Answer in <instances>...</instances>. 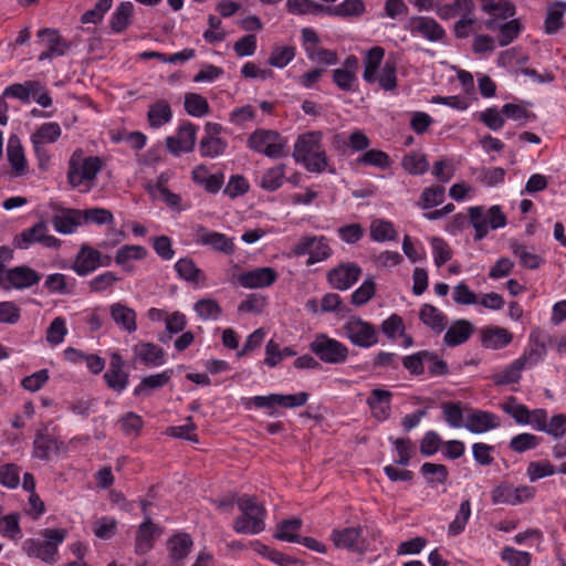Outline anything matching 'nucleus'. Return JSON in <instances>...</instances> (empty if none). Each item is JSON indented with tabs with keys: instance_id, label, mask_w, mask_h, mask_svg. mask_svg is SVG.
<instances>
[{
	"instance_id": "nucleus-20",
	"label": "nucleus",
	"mask_w": 566,
	"mask_h": 566,
	"mask_svg": "<svg viewBox=\"0 0 566 566\" xmlns=\"http://www.w3.org/2000/svg\"><path fill=\"white\" fill-rule=\"evenodd\" d=\"M277 272L273 268L264 266L247 271L239 275V283L247 289H264L277 280Z\"/></svg>"
},
{
	"instance_id": "nucleus-62",
	"label": "nucleus",
	"mask_w": 566,
	"mask_h": 566,
	"mask_svg": "<svg viewBox=\"0 0 566 566\" xmlns=\"http://www.w3.org/2000/svg\"><path fill=\"white\" fill-rule=\"evenodd\" d=\"M295 56V49L291 45L275 46L269 57V64L279 69L286 66Z\"/></svg>"
},
{
	"instance_id": "nucleus-38",
	"label": "nucleus",
	"mask_w": 566,
	"mask_h": 566,
	"mask_svg": "<svg viewBox=\"0 0 566 566\" xmlns=\"http://www.w3.org/2000/svg\"><path fill=\"white\" fill-rule=\"evenodd\" d=\"M172 376V369H166L163 373L144 377L140 384L135 388V396L148 395L149 390L158 389L169 382Z\"/></svg>"
},
{
	"instance_id": "nucleus-51",
	"label": "nucleus",
	"mask_w": 566,
	"mask_h": 566,
	"mask_svg": "<svg viewBox=\"0 0 566 566\" xmlns=\"http://www.w3.org/2000/svg\"><path fill=\"white\" fill-rule=\"evenodd\" d=\"M502 410L510 415L518 424H527L530 422V410L526 406L518 403L513 396L506 398L502 403Z\"/></svg>"
},
{
	"instance_id": "nucleus-45",
	"label": "nucleus",
	"mask_w": 566,
	"mask_h": 566,
	"mask_svg": "<svg viewBox=\"0 0 566 566\" xmlns=\"http://www.w3.org/2000/svg\"><path fill=\"white\" fill-rule=\"evenodd\" d=\"M473 9L472 0H455L453 3L438 7L437 14L442 20H449L459 13L471 14Z\"/></svg>"
},
{
	"instance_id": "nucleus-27",
	"label": "nucleus",
	"mask_w": 566,
	"mask_h": 566,
	"mask_svg": "<svg viewBox=\"0 0 566 566\" xmlns=\"http://www.w3.org/2000/svg\"><path fill=\"white\" fill-rule=\"evenodd\" d=\"M482 9L492 15L491 19L485 21V27L492 31L497 30V23L515 14V7L510 1L493 2L486 0Z\"/></svg>"
},
{
	"instance_id": "nucleus-36",
	"label": "nucleus",
	"mask_w": 566,
	"mask_h": 566,
	"mask_svg": "<svg viewBox=\"0 0 566 566\" xmlns=\"http://www.w3.org/2000/svg\"><path fill=\"white\" fill-rule=\"evenodd\" d=\"M385 50L381 46H374L369 49L364 56V73L363 78L373 84L376 82L377 71L384 60Z\"/></svg>"
},
{
	"instance_id": "nucleus-29",
	"label": "nucleus",
	"mask_w": 566,
	"mask_h": 566,
	"mask_svg": "<svg viewBox=\"0 0 566 566\" xmlns=\"http://www.w3.org/2000/svg\"><path fill=\"white\" fill-rule=\"evenodd\" d=\"M124 360L117 353L112 355L109 369L105 373L104 379L107 385L114 389L122 391L128 384V375L123 370Z\"/></svg>"
},
{
	"instance_id": "nucleus-17",
	"label": "nucleus",
	"mask_w": 566,
	"mask_h": 566,
	"mask_svg": "<svg viewBox=\"0 0 566 566\" xmlns=\"http://www.w3.org/2000/svg\"><path fill=\"white\" fill-rule=\"evenodd\" d=\"M195 241L201 245H209L214 251L232 254L235 250V244L232 238L217 231H210L205 227H198L195 233Z\"/></svg>"
},
{
	"instance_id": "nucleus-57",
	"label": "nucleus",
	"mask_w": 566,
	"mask_h": 566,
	"mask_svg": "<svg viewBox=\"0 0 566 566\" xmlns=\"http://www.w3.org/2000/svg\"><path fill=\"white\" fill-rule=\"evenodd\" d=\"M431 358V352L420 350L402 359L403 367L413 376H420L424 373V363Z\"/></svg>"
},
{
	"instance_id": "nucleus-31",
	"label": "nucleus",
	"mask_w": 566,
	"mask_h": 566,
	"mask_svg": "<svg viewBox=\"0 0 566 566\" xmlns=\"http://www.w3.org/2000/svg\"><path fill=\"white\" fill-rule=\"evenodd\" d=\"M473 333V325L465 319H458L446 332L443 342L449 347L465 343Z\"/></svg>"
},
{
	"instance_id": "nucleus-63",
	"label": "nucleus",
	"mask_w": 566,
	"mask_h": 566,
	"mask_svg": "<svg viewBox=\"0 0 566 566\" xmlns=\"http://www.w3.org/2000/svg\"><path fill=\"white\" fill-rule=\"evenodd\" d=\"M515 488L510 483H502L494 488L491 492L493 504L516 505Z\"/></svg>"
},
{
	"instance_id": "nucleus-21",
	"label": "nucleus",
	"mask_w": 566,
	"mask_h": 566,
	"mask_svg": "<svg viewBox=\"0 0 566 566\" xmlns=\"http://www.w3.org/2000/svg\"><path fill=\"white\" fill-rule=\"evenodd\" d=\"M392 394L389 390L376 388L370 391L366 403L371 417L378 421H385L390 417Z\"/></svg>"
},
{
	"instance_id": "nucleus-18",
	"label": "nucleus",
	"mask_w": 566,
	"mask_h": 566,
	"mask_svg": "<svg viewBox=\"0 0 566 566\" xmlns=\"http://www.w3.org/2000/svg\"><path fill=\"white\" fill-rule=\"evenodd\" d=\"M111 264V258H107V262L102 261V253L88 245H83L77 253L72 269L80 276H85L95 271L99 265L108 266Z\"/></svg>"
},
{
	"instance_id": "nucleus-15",
	"label": "nucleus",
	"mask_w": 566,
	"mask_h": 566,
	"mask_svg": "<svg viewBox=\"0 0 566 566\" xmlns=\"http://www.w3.org/2000/svg\"><path fill=\"white\" fill-rule=\"evenodd\" d=\"M331 538L337 548H344L358 554L364 553L366 549V541L363 537L361 526L334 530Z\"/></svg>"
},
{
	"instance_id": "nucleus-48",
	"label": "nucleus",
	"mask_w": 566,
	"mask_h": 566,
	"mask_svg": "<svg viewBox=\"0 0 566 566\" xmlns=\"http://www.w3.org/2000/svg\"><path fill=\"white\" fill-rule=\"evenodd\" d=\"M82 223H94L96 226L114 224V216L111 210L105 208H88L82 210Z\"/></svg>"
},
{
	"instance_id": "nucleus-8",
	"label": "nucleus",
	"mask_w": 566,
	"mask_h": 566,
	"mask_svg": "<svg viewBox=\"0 0 566 566\" xmlns=\"http://www.w3.org/2000/svg\"><path fill=\"white\" fill-rule=\"evenodd\" d=\"M343 331L349 342L357 347L369 348L379 340L376 326L358 316L349 317L343 325Z\"/></svg>"
},
{
	"instance_id": "nucleus-33",
	"label": "nucleus",
	"mask_w": 566,
	"mask_h": 566,
	"mask_svg": "<svg viewBox=\"0 0 566 566\" xmlns=\"http://www.w3.org/2000/svg\"><path fill=\"white\" fill-rule=\"evenodd\" d=\"M420 321L434 333H441L448 325L447 316L436 306L431 304H424L421 306L419 312Z\"/></svg>"
},
{
	"instance_id": "nucleus-22",
	"label": "nucleus",
	"mask_w": 566,
	"mask_h": 566,
	"mask_svg": "<svg viewBox=\"0 0 566 566\" xmlns=\"http://www.w3.org/2000/svg\"><path fill=\"white\" fill-rule=\"evenodd\" d=\"M361 274V269L354 264H342L327 274L328 282L337 290H347L356 283Z\"/></svg>"
},
{
	"instance_id": "nucleus-14",
	"label": "nucleus",
	"mask_w": 566,
	"mask_h": 566,
	"mask_svg": "<svg viewBox=\"0 0 566 566\" xmlns=\"http://www.w3.org/2000/svg\"><path fill=\"white\" fill-rule=\"evenodd\" d=\"M39 242L46 248H59L61 241L48 234V226L45 222H38L32 228L23 230L19 235L14 238V245L18 249H27L30 244Z\"/></svg>"
},
{
	"instance_id": "nucleus-24",
	"label": "nucleus",
	"mask_w": 566,
	"mask_h": 566,
	"mask_svg": "<svg viewBox=\"0 0 566 566\" xmlns=\"http://www.w3.org/2000/svg\"><path fill=\"white\" fill-rule=\"evenodd\" d=\"M134 356L140 363L149 367H158L165 364V350L154 343L139 342L133 347Z\"/></svg>"
},
{
	"instance_id": "nucleus-55",
	"label": "nucleus",
	"mask_w": 566,
	"mask_h": 566,
	"mask_svg": "<svg viewBox=\"0 0 566 566\" xmlns=\"http://www.w3.org/2000/svg\"><path fill=\"white\" fill-rule=\"evenodd\" d=\"M134 11L132 2H122L113 13L111 27L115 32H122L129 24V18Z\"/></svg>"
},
{
	"instance_id": "nucleus-43",
	"label": "nucleus",
	"mask_w": 566,
	"mask_h": 566,
	"mask_svg": "<svg viewBox=\"0 0 566 566\" xmlns=\"http://www.w3.org/2000/svg\"><path fill=\"white\" fill-rule=\"evenodd\" d=\"M61 134L62 129L57 123H44L32 134L31 143L52 144L61 137Z\"/></svg>"
},
{
	"instance_id": "nucleus-16",
	"label": "nucleus",
	"mask_w": 566,
	"mask_h": 566,
	"mask_svg": "<svg viewBox=\"0 0 566 566\" xmlns=\"http://www.w3.org/2000/svg\"><path fill=\"white\" fill-rule=\"evenodd\" d=\"M197 126L192 123H184L179 126L175 136L166 139L168 150L178 156L180 153L192 151L196 145Z\"/></svg>"
},
{
	"instance_id": "nucleus-61",
	"label": "nucleus",
	"mask_w": 566,
	"mask_h": 566,
	"mask_svg": "<svg viewBox=\"0 0 566 566\" xmlns=\"http://www.w3.org/2000/svg\"><path fill=\"white\" fill-rule=\"evenodd\" d=\"M357 164L374 166L384 169L390 166V159L385 151L378 149H370L365 151L360 157L357 158Z\"/></svg>"
},
{
	"instance_id": "nucleus-47",
	"label": "nucleus",
	"mask_w": 566,
	"mask_h": 566,
	"mask_svg": "<svg viewBox=\"0 0 566 566\" xmlns=\"http://www.w3.org/2000/svg\"><path fill=\"white\" fill-rule=\"evenodd\" d=\"M524 366L520 363L518 359L512 361L509 366H506L502 371L496 373L492 376V379L495 385H510L515 384L521 379L522 370Z\"/></svg>"
},
{
	"instance_id": "nucleus-58",
	"label": "nucleus",
	"mask_w": 566,
	"mask_h": 566,
	"mask_svg": "<svg viewBox=\"0 0 566 566\" xmlns=\"http://www.w3.org/2000/svg\"><path fill=\"white\" fill-rule=\"evenodd\" d=\"M118 423L123 433L129 438L138 437L144 426L142 417L132 411L122 416Z\"/></svg>"
},
{
	"instance_id": "nucleus-26",
	"label": "nucleus",
	"mask_w": 566,
	"mask_h": 566,
	"mask_svg": "<svg viewBox=\"0 0 566 566\" xmlns=\"http://www.w3.org/2000/svg\"><path fill=\"white\" fill-rule=\"evenodd\" d=\"M81 214L82 210L61 208L52 217L51 222L56 232L71 234L82 224Z\"/></svg>"
},
{
	"instance_id": "nucleus-28",
	"label": "nucleus",
	"mask_w": 566,
	"mask_h": 566,
	"mask_svg": "<svg viewBox=\"0 0 566 566\" xmlns=\"http://www.w3.org/2000/svg\"><path fill=\"white\" fill-rule=\"evenodd\" d=\"M192 546L193 541L187 533H178L171 536L167 541L168 556L174 563L171 566H179L178 563L184 560L189 555Z\"/></svg>"
},
{
	"instance_id": "nucleus-46",
	"label": "nucleus",
	"mask_w": 566,
	"mask_h": 566,
	"mask_svg": "<svg viewBox=\"0 0 566 566\" xmlns=\"http://www.w3.org/2000/svg\"><path fill=\"white\" fill-rule=\"evenodd\" d=\"M228 142L223 138L202 137L199 143V153L202 157L216 158L226 153Z\"/></svg>"
},
{
	"instance_id": "nucleus-6",
	"label": "nucleus",
	"mask_w": 566,
	"mask_h": 566,
	"mask_svg": "<svg viewBox=\"0 0 566 566\" xmlns=\"http://www.w3.org/2000/svg\"><path fill=\"white\" fill-rule=\"evenodd\" d=\"M469 223L474 228L475 241L482 240L492 229L503 228L506 224V217L500 206H492L488 211L483 207H470L468 209Z\"/></svg>"
},
{
	"instance_id": "nucleus-52",
	"label": "nucleus",
	"mask_w": 566,
	"mask_h": 566,
	"mask_svg": "<svg viewBox=\"0 0 566 566\" xmlns=\"http://www.w3.org/2000/svg\"><path fill=\"white\" fill-rule=\"evenodd\" d=\"M401 165L403 169L411 175H423L429 168V163L426 156L417 151L407 154L402 158Z\"/></svg>"
},
{
	"instance_id": "nucleus-35",
	"label": "nucleus",
	"mask_w": 566,
	"mask_h": 566,
	"mask_svg": "<svg viewBox=\"0 0 566 566\" xmlns=\"http://www.w3.org/2000/svg\"><path fill=\"white\" fill-rule=\"evenodd\" d=\"M42 91V84L39 81H25L8 86L3 91V97H14L22 102H29L30 97H35Z\"/></svg>"
},
{
	"instance_id": "nucleus-3",
	"label": "nucleus",
	"mask_w": 566,
	"mask_h": 566,
	"mask_svg": "<svg viewBox=\"0 0 566 566\" xmlns=\"http://www.w3.org/2000/svg\"><path fill=\"white\" fill-rule=\"evenodd\" d=\"M44 541L28 539L23 544V549L30 557L53 564L57 560V547L66 537L64 528H45L42 531Z\"/></svg>"
},
{
	"instance_id": "nucleus-39",
	"label": "nucleus",
	"mask_w": 566,
	"mask_h": 566,
	"mask_svg": "<svg viewBox=\"0 0 566 566\" xmlns=\"http://www.w3.org/2000/svg\"><path fill=\"white\" fill-rule=\"evenodd\" d=\"M59 449V442L49 434L39 433L33 441V457L40 460H49Z\"/></svg>"
},
{
	"instance_id": "nucleus-56",
	"label": "nucleus",
	"mask_w": 566,
	"mask_h": 566,
	"mask_svg": "<svg viewBox=\"0 0 566 566\" xmlns=\"http://www.w3.org/2000/svg\"><path fill=\"white\" fill-rule=\"evenodd\" d=\"M376 82L385 91H392L397 87V66L395 61H386L379 75L376 74Z\"/></svg>"
},
{
	"instance_id": "nucleus-53",
	"label": "nucleus",
	"mask_w": 566,
	"mask_h": 566,
	"mask_svg": "<svg viewBox=\"0 0 566 566\" xmlns=\"http://www.w3.org/2000/svg\"><path fill=\"white\" fill-rule=\"evenodd\" d=\"M185 109L186 112L195 117H201L209 113L208 101L196 93H188L185 95Z\"/></svg>"
},
{
	"instance_id": "nucleus-59",
	"label": "nucleus",
	"mask_w": 566,
	"mask_h": 566,
	"mask_svg": "<svg viewBox=\"0 0 566 566\" xmlns=\"http://www.w3.org/2000/svg\"><path fill=\"white\" fill-rule=\"evenodd\" d=\"M446 189L442 186H431L424 188L419 200V206L422 209H430L443 202Z\"/></svg>"
},
{
	"instance_id": "nucleus-13",
	"label": "nucleus",
	"mask_w": 566,
	"mask_h": 566,
	"mask_svg": "<svg viewBox=\"0 0 566 566\" xmlns=\"http://www.w3.org/2000/svg\"><path fill=\"white\" fill-rule=\"evenodd\" d=\"M405 29L430 42H439L446 38L444 29L431 17L413 15L406 22Z\"/></svg>"
},
{
	"instance_id": "nucleus-37",
	"label": "nucleus",
	"mask_w": 566,
	"mask_h": 566,
	"mask_svg": "<svg viewBox=\"0 0 566 566\" xmlns=\"http://www.w3.org/2000/svg\"><path fill=\"white\" fill-rule=\"evenodd\" d=\"M175 270L178 275L190 283H203L206 281L205 273L197 268L193 260L190 258H182L175 264Z\"/></svg>"
},
{
	"instance_id": "nucleus-12",
	"label": "nucleus",
	"mask_w": 566,
	"mask_h": 566,
	"mask_svg": "<svg viewBox=\"0 0 566 566\" xmlns=\"http://www.w3.org/2000/svg\"><path fill=\"white\" fill-rule=\"evenodd\" d=\"M548 342H552L551 336L544 331L535 328L530 334L528 346L517 359L523 364L524 368L536 366L544 359L547 353Z\"/></svg>"
},
{
	"instance_id": "nucleus-11",
	"label": "nucleus",
	"mask_w": 566,
	"mask_h": 566,
	"mask_svg": "<svg viewBox=\"0 0 566 566\" xmlns=\"http://www.w3.org/2000/svg\"><path fill=\"white\" fill-rule=\"evenodd\" d=\"M293 253L297 256L308 254L307 265L321 262L329 258L332 250L324 237H302L293 247Z\"/></svg>"
},
{
	"instance_id": "nucleus-40",
	"label": "nucleus",
	"mask_w": 566,
	"mask_h": 566,
	"mask_svg": "<svg viewBox=\"0 0 566 566\" xmlns=\"http://www.w3.org/2000/svg\"><path fill=\"white\" fill-rule=\"evenodd\" d=\"M302 527V520L298 517H293L290 520H283L276 525V531L274 537L280 541L285 542H300V535L297 532Z\"/></svg>"
},
{
	"instance_id": "nucleus-30",
	"label": "nucleus",
	"mask_w": 566,
	"mask_h": 566,
	"mask_svg": "<svg viewBox=\"0 0 566 566\" xmlns=\"http://www.w3.org/2000/svg\"><path fill=\"white\" fill-rule=\"evenodd\" d=\"M109 313L117 326L132 334L137 329L136 312L122 303H114L109 306Z\"/></svg>"
},
{
	"instance_id": "nucleus-25",
	"label": "nucleus",
	"mask_w": 566,
	"mask_h": 566,
	"mask_svg": "<svg viewBox=\"0 0 566 566\" xmlns=\"http://www.w3.org/2000/svg\"><path fill=\"white\" fill-rule=\"evenodd\" d=\"M500 426L499 417L490 411L474 410L467 416L464 427L472 433H483Z\"/></svg>"
},
{
	"instance_id": "nucleus-54",
	"label": "nucleus",
	"mask_w": 566,
	"mask_h": 566,
	"mask_svg": "<svg viewBox=\"0 0 566 566\" xmlns=\"http://www.w3.org/2000/svg\"><path fill=\"white\" fill-rule=\"evenodd\" d=\"M471 516V503L470 500H463L460 504L459 512L454 520L449 524L448 533L451 536L461 534Z\"/></svg>"
},
{
	"instance_id": "nucleus-44",
	"label": "nucleus",
	"mask_w": 566,
	"mask_h": 566,
	"mask_svg": "<svg viewBox=\"0 0 566 566\" xmlns=\"http://www.w3.org/2000/svg\"><path fill=\"white\" fill-rule=\"evenodd\" d=\"M172 116L171 108L166 101H157L149 107L147 117L151 127H160L170 122Z\"/></svg>"
},
{
	"instance_id": "nucleus-5",
	"label": "nucleus",
	"mask_w": 566,
	"mask_h": 566,
	"mask_svg": "<svg viewBox=\"0 0 566 566\" xmlns=\"http://www.w3.org/2000/svg\"><path fill=\"white\" fill-rule=\"evenodd\" d=\"M101 169L102 161L98 157L90 156L81 165H77L74 154L69 164L67 180L73 188L88 192L94 187V181Z\"/></svg>"
},
{
	"instance_id": "nucleus-49",
	"label": "nucleus",
	"mask_w": 566,
	"mask_h": 566,
	"mask_svg": "<svg viewBox=\"0 0 566 566\" xmlns=\"http://www.w3.org/2000/svg\"><path fill=\"white\" fill-rule=\"evenodd\" d=\"M397 232L391 222L376 219L370 223V239L376 242L395 240Z\"/></svg>"
},
{
	"instance_id": "nucleus-10",
	"label": "nucleus",
	"mask_w": 566,
	"mask_h": 566,
	"mask_svg": "<svg viewBox=\"0 0 566 566\" xmlns=\"http://www.w3.org/2000/svg\"><path fill=\"white\" fill-rule=\"evenodd\" d=\"M36 39L35 44L42 49L38 57L40 62L62 56L70 49V43L55 29L45 28L39 30Z\"/></svg>"
},
{
	"instance_id": "nucleus-4",
	"label": "nucleus",
	"mask_w": 566,
	"mask_h": 566,
	"mask_svg": "<svg viewBox=\"0 0 566 566\" xmlns=\"http://www.w3.org/2000/svg\"><path fill=\"white\" fill-rule=\"evenodd\" d=\"M248 147L272 159L287 156V139L273 129L259 128L248 138Z\"/></svg>"
},
{
	"instance_id": "nucleus-23",
	"label": "nucleus",
	"mask_w": 566,
	"mask_h": 566,
	"mask_svg": "<svg viewBox=\"0 0 566 566\" xmlns=\"http://www.w3.org/2000/svg\"><path fill=\"white\" fill-rule=\"evenodd\" d=\"M7 157L11 167L12 177L27 175L29 166L20 138L11 135L7 145Z\"/></svg>"
},
{
	"instance_id": "nucleus-9",
	"label": "nucleus",
	"mask_w": 566,
	"mask_h": 566,
	"mask_svg": "<svg viewBox=\"0 0 566 566\" xmlns=\"http://www.w3.org/2000/svg\"><path fill=\"white\" fill-rule=\"evenodd\" d=\"M41 281V274L28 265L10 268L0 275V287L4 291L27 290Z\"/></svg>"
},
{
	"instance_id": "nucleus-2",
	"label": "nucleus",
	"mask_w": 566,
	"mask_h": 566,
	"mask_svg": "<svg viewBox=\"0 0 566 566\" xmlns=\"http://www.w3.org/2000/svg\"><path fill=\"white\" fill-rule=\"evenodd\" d=\"M237 504L241 511V515L234 518L233 530L239 534H259L265 528L266 511L254 496L242 495L238 499Z\"/></svg>"
},
{
	"instance_id": "nucleus-7",
	"label": "nucleus",
	"mask_w": 566,
	"mask_h": 566,
	"mask_svg": "<svg viewBox=\"0 0 566 566\" xmlns=\"http://www.w3.org/2000/svg\"><path fill=\"white\" fill-rule=\"evenodd\" d=\"M310 349L322 361L331 365L344 364L349 355V349L345 344L326 334H317L310 344Z\"/></svg>"
},
{
	"instance_id": "nucleus-1",
	"label": "nucleus",
	"mask_w": 566,
	"mask_h": 566,
	"mask_svg": "<svg viewBox=\"0 0 566 566\" xmlns=\"http://www.w3.org/2000/svg\"><path fill=\"white\" fill-rule=\"evenodd\" d=\"M319 130L301 134L294 144L293 158L311 172H322L327 166V156L322 145Z\"/></svg>"
},
{
	"instance_id": "nucleus-32",
	"label": "nucleus",
	"mask_w": 566,
	"mask_h": 566,
	"mask_svg": "<svg viewBox=\"0 0 566 566\" xmlns=\"http://www.w3.org/2000/svg\"><path fill=\"white\" fill-rule=\"evenodd\" d=\"M366 12L363 0H344L337 6L325 7V13L338 18H359Z\"/></svg>"
},
{
	"instance_id": "nucleus-41",
	"label": "nucleus",
	"mask_w": 566,
	"mask_h": 566,
	"mask_svg": "<svg viewBox=\"0 0 566 566\" xmlns=\"http://www.w3.org/2000/svg\"><path fill=\"white\" fill-rule=\"evenodd\" d=\"M512 253L518 259L520 264L530 270H536L543 263V259L533 252H530L524 244L513 240L510 242Z\"/></svg>"
},
{
	"instance_id": "nucleus-50",
	"label": "nucleus",
	"mask_w": 566,
	"mask_h": 566,
	"mask_svg": "<svg viewBox=\"0 0 566 566\" xmlns=\"http://www.w3.org/2000/svg\"><path fill=\"white\" fill-rule=\"evenodd\" d=\"M284 177L285 165L280 164L268 169L264 172V175L261 178L260 186L268 191H274L282 186Z\"/></svg>"
},
{
	"instance_id": "nucleus-19",
	"label": "nucleus",
	"mask_w": 566,
	"mask_h": 566,
	"mask_svg": "<svg viewBox=\"0 0 566 566\" xmlns=\"http://www.w3.org/2000/svg\"><path fill=\"white\" fill-rule=\"evenodd\" d=\"M161 535V528L156 525L150 516H146L145 521L138 526L135 535V553L144 555L150 552L155 545V541Z\"/></svg>"
},
{
	"instance_id": "nucleus-64",
	"label": "nucleus",
	"mask_w": 566,
	"mask_h": 566,
	"mask_svg": "<svg viewBox=\"0 0 566 566\" xmlns=\"http://www.w3.org/2000/svg\"><path fill=\"white\" fill-rule=\"evenodd\" d=\"M501 558L510 566H530L532 559L530 553L516 551L511 546H506L502 549Z\"/></svg>"
},
{
	"instance_id": "nucleus-34",
	"label": "nucleus",
	"mask_w": 566,
	"mask_h": 566,
	"mask_svg": "<svg viewBox=\"0 0 566 566\" xmlns=\"http://www.w3.org/2000/svg\"><path fill=\"white\" fill-rule=\"evenodd\" d=\"M513 339V335L503 327H490L482 332L481 342L485 348L501 349L506 347Z\"/></svg>"
},
{
	"instance_id": "nucleus-60",
	"label": "nucleus",
	"mask_w": 566,
	"mask_h": 566,
	"mask_svg": "<svg viewBox=\"0 0 566 566\" xmlns=\"http://www.w3.org/2000/svg\"><path fill=\"white\" fill-rule=\"evenodd\" d=\"M421 473L428 478L430 484H444L448 480V469L443 464L426 462L421 465Z\"/></svg>"
},
{
	"instance_id": "nucleus-42",
	"label": "nucleus",
	"mask_w": 566,
	"mask_h": 566,
	"mask_svg": "<svg viewBox=\"0 0 566 566\" xmlns=\"http://www.w3.org/2000/svg\"><path fill=\"white\" fill-rule=\"evenodd\" d=\"M146 255L147 250L144 247L126 244L117 250L115 262L126 271H130L132 266L128 264V262L130 260H143L146 258Z\"/></svg>"
}]
</instances>
